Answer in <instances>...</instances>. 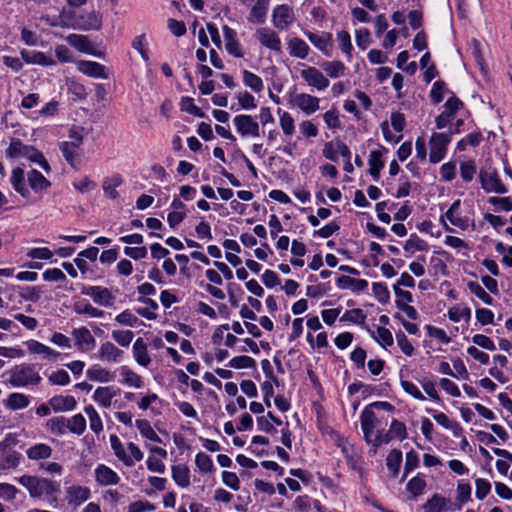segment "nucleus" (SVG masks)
<instances>
[{
  "mask_svg": "<svg viewBox=\"0 0 512 512\" xmlns=\"http://www.w3.org/2000/svg\"><path fill=\"white\" fill-rule=\"evenodd\" d=\"M136 427L138 428L141 435L153 442L162 443V439L153 430L150 422L146 419L136 420Z\"/></svg>",
  "mask_w": 512,
  "mask_h": 512,
  "instance_id": "nucleus-42",
  "label": "nucleus"
},
{
  "mask_svg": "<svg viewBox=\"0 0 512 512\" xmlns=\"http://www.w3.org/2000/svg\"><path fill=\"white\" fill-rule=\"evenodd\" d=\"M322 69L327 73L331 78H338L344 75L346 67L345 65L338 60L324 62L321 65Z\"/></svg>",
  "mask_w": 512,
  "mask_h": 512,
  "instance_id": "nucleus-46",
  "label": "nucleus"
},
{
  "mask_svg": "<svg viewBox=\"0 0 512 512\" xmlns=\"http://www.w3.org/2000/svg\"><path fill=\"white\" fill-rule=\"evenodd\" d=\"M289 54L293 57L305 59L309 53V46L304 40L298 37L290 39L288 43Z\"/></svg>",
  "mask_w": 512,
  "mask_h": 512,
  "instance_id": "nucleus-34",
  "label": "nucleus"
},
{
  "mask_svg": "<svg viewBox=\"0 0 512 512\" xmlns=\"http://www.w3.org/2000/svg\"><path fill=\"white\" fill-rule=\"evenodd\" d=\"M269 0H257L251 8L248 20L251 23L262 24L266 20Z\"/></svg>",
  "mask_w": 512,
  "mask_h": 512,
  "instance_id": "nucleus-27",
  "label": "nucleus"
},
{
  "mask_svg": "<svg viewBox=\"0 0 512 512\" xmlns=\"http://www.w3.org/2000/svg\"><path fill=\"white\" fill-rule=\"evenodd\" d=\"M272 18L273 25L281 30L287 29L295 19L293 9L287 4L277 5L273 9Z\"/></svg>",
  "mask_w": 512,
  "mask_h": 512,
  "instance_id": "nucleus-9",
  "label": "nucleus"
},
{
  "mask_svg": "<svg viewBox=\"0 0 512 512\" xmlns=\"http://www.w3.org/2000/svg\"><path fill=\"white\" fill-rule=\"evenodd\" d=\"M17 481L27 489L31 498H45L50 503L57 502V497L55 495L60 489L59 482L27 474L17 478Z\"/></svg>",
  "mask_w": 512,
  "mask_h": 512,
  "instance_id": "nucleus-1",
  "label": "nucleus"
},
{
  "mask_svg": "<svg viewBox=\"0 0 512 512\" xmlns=\"http://www.w3.org/2000/svg\"><path fill=\"white\" fill-rule=\"evenodd\" d=\"M389 432L390 435H392L393 439L398 438L401 441L406 439L408 435L405 424L397 419L392 420Z\"/></svg>",
  "mask_w": 512,
  "mask_h": 512,
  "instance_id": "nucleus-61",
  "label": "nucleus"
},
{
  "mask_svg": "<svg viewBox=\"0 0 512 512\" xmlns=\"http://www.w3.org/2000/svg\"><path fill=\"white\" fill-rule=\"evenodd\" d=\"M20 54L21 58L27 64H38L41 66H53L56 64V61L52 57L40 51L22 50Z\"/></svg>",
  "mask_w": 512,
  "mask_h": 512,
  "instance_id": "nucleus-19",
  "label": "nucleus"
},
{
  "mask_svg": "<svg viewBox=\"0 0 512 512\" xmlns=\"http://www.w3.org/2000/svg\"><path fill=\"white\" fill-rule=\"evenodd\" d=\"M426 487V482L420 477H413L407 483V491L411 494V498L415 499L420 496Z\"/></svg>",
  "mask_w": 512,
  "mask_h": 512,
  "instance_id": "nucleus-49",
  "label": "nucleus"
},
{
  "mask_svg": "<svg viewBox=\"0 0 512 512\" xmlns=\"http://www.w3.org/2000/svg\"><path fill=\"white\" fill-rule=\"evenodd\" d=\"M475 486H476L475 495H476V498L479 500H483L490 493L491 484L486 479L477 478L475 480Z\"/></svg>",
  "mask_w": 512,
  "mask_h": 512,
  "instance_id": "nucleus-63",
  "label": "nucleus"
},
{
  "mask_svg": "<svg viewBox=\"0 0 512 512\" xmlns=\"http://www.w3.org/2000/svg\"><path fill=\"white\" fill-rule=\"evenodd\" d=\"M121 375L123 376V383L125 385L140 388L143 384L141 377L127 366L121 367Z\"/></svg>",
  "mask_w": 512,
  "mask_h": 512,
  "instance_id": "nucleus-48",
  "label": "nucleus"
},
{
  "mask_svg": "<svg viewBox=\"0 0 512 512\" xmlns=\"http://www.w3.org/2000/svg\"><path fill=\"white\" fill-rule=\"evenodd\" d=\"M133 356L136 362L143 367H147L150 364L151 359L148 354L147 345L142 338H138L134 342Z\"/></svg>",
  "mask_w": 512,
  "mask_h": 512,
  "instance_id": "nucleus-31",
  "label": "nucleus"
},
{
  "mask_svg": "<svg viewBox=\"0 0 512 512\" xmlns=\"http://www.w3.org/2000/svg\"><path fill=\"white\" fill-rule=\"evenodd\" d=\"M427 412L433 413L434 420L443 428L451 430L455 437H460L462 435L463 429L459 425V423L454 420L449 419L445 413H443V412L436 413L432 409H427Z\"/></svg>",
  "mask_w": 512,
  "mask_h": 512,
  "instance_id": "nucleus-21",
  "label": "nucleus"
},
{
  "mask_svg": "<svg viewBox=\"0 0 512 512\" xmlns=\"http://www.w3.org/2000/svg\"><path fill=\"white\" fill-rule=\"evenodd\" d=\"M134 333L131 330H114L112 332V338L120 346L127 347L133 340Z\"/></svg>",
  "mask_w": 512,
  "mask_h": 512,
  "instance_id": "nucleus-60",
  "label": "nucleus"
},
{
  "mask_svg": "<svg viewBox=\"0 0 512 512\" xmlns=\"http://www.w3.org/2000/svg\"><path fill=\"white\" fill-rule=\"evenodd\" d=\"M469 291L482 300L487 305L493 304V298L485 291V289L477 282H468Z\"/></svg>",
  "mask_w": 512,
  "mask_h": 512,
  "instance_id": "nucleus-52",
  "label": "nucleus"
},
{
  "mask_svg": "<svg viewBox=\"0 0 512 512\" xmlns=\"http://www.w3.org/2000/svg\"><path fill=\"white\" fill-rule=\"evenodd\" d=\"M90 497V489L85 486L73 485L66 490V500L69 505L75 507L87 501Z\"/></svg>",
  "mask_w": 512,
  "mask_h": 512,
  "instance_id": "nucleus-13",
  "label": "nucleus"
},
{
  "mask_svg": "<svg viewBox=\"0 0 512 512\" xmlns=\"http://www.w3.org/2000/svg\"><path fill=\"white\" fill-rule=\"evenodd\" d=\"M86 429V419L82 414H75L67 419V430L70 432L81 435Z\"/></svg>",
  "mask_w": 512,
  "mask_h": 512,
  "instance_id": "nucleus-45",
  "label": "nucleus"
},
{
  "mask_svg": "<svg viewBox=\"0 0 512 512\" xmlns=\"http://www.w3.org/2000/svg\"><path fill=\"white\" fill-rule=\"evenodd\" d=\"M280 126L286 136H291L295 131L294 119L288 112L280 116Z\"/></svg>",
  "mask_w": 512,
  "mask_h": 512,
  "instance_id": "nucleus-62",
  "label": "nucleus"
},
{
  "mask_svg": "<svg viewBox=\"0 0 512 512\" xmlns=\"http://www.w3.org/2000/svg\"><path fill=\"white\" fill-rule=\"evenodd\" d=\"M53 449L45 443H37L26 450V455L30 460L40 461L51 457Z\"/></svg>",
  "mask_w": 512,
  "mask_h": 512,
  "instance_id": "nucleus-25",
  "label": "nucleus"
},
{
  "mask_svg": "<svg viewBox=\"0 0 512 512\" xmlns=\"http://www.w3.org/2000/svg\"><path fill=\"white\" fill-rule=\"evenodd\" d=\"M86 375L91 381L110 382L114 379L113 373L100 367L99 365H94L89 368L86 371Z\"/></svg>",
  "mask_w": 512,
  "mask_h": 512,
  "instance_id": "nucleus-39",
  "label": "nucleus"
},
{
  "mask_svg": "<svg viewBox=\"0 0 512 512\" xmlns=\"http://www.w3.org/2000/svg\"><path fill=\"white\" fill-rule=\"evenodd\" d=\"M101 25L102 16L96 11L85 12L77 17V26L81 30H99Z\"/></svg>",
  "mask_w": 512,
  "mask_h": 512,
  "instance_id": "nucleus-12",
  "label": "nucleus"
},
{
  "mask_svg": "<svg viewBox=\"0 0 512 512\" xmlns=\"http://www.w3.org/2000/svg\"><path fill=\"white\" fill-rule=\"evenodd\" d=\"M479 181L482 189L487 193L495 192L504 194L507 192V188L502 184L496 168H481L479 172Z\"/></svg>",
  "mask_w": 512,
  "mask_h": 512,
  "instance_id": "nucleus-3",
  "label": "nucleus"
},
{
  "mask_svg": "<svg viewBox=\"0 0 512 512\" xmlns=\"http://www.w3.org/2000/svg\"><path fill=\"white\" fill-rule=\"evenodd\" d=\"M365 320L366 314L360 308L347 310L340 318V321H349L355 324H364Z\"/></svg>",
  "mask_w": 512,
  "mask_h": 512,
  "instance_id": "nucleus-53",
  "label": "nucleus"
},
{
  "mask_svg": "<svg viewBox=\"0 0 512 512\" xmlns=\"http://www.w3.org/2000/svg\"><path fill=\"white\" fill-rule=\"evenodd\" d=\"M6 155L10 158H26L31 162L42 158V153L33 146L23 144L19 139H13L6 150Z\"/></svg>",
  "mask_w": 512,
  "mask_h": 512,
  "instance_id": "nucleus-5",
  "label": "nucleus"
},
{
  "mask_svg": "<svg viewBox=\"0 0 512 512\" xmlns=\"http://www.w3.org/2000/svg\"><path fill=\"white\" fill-rule=\"evenodd\" d=\"M372 292L374 297L382 304H386L390 300V292L384 283L375 282L372 284Z\"/></svg>",
  "mask_w": 512,
  "mask_h": 512,
  "instance_id": "nucleus-56",
  "label": "nucleus"
},
{
  "mask_svg": "<svg viewBox=\"0 0 512 512\" xmlns=\"http://www.w3.org/2000/svg\"><path fill=\"white\" fill-rule=\"evenodd\" d=\"M42 378L35 366L32 364L16 365L10 370L9 383L13 387H26L29 385H38Z\"/></svg>",
  "mask_w": 512,
  "mask_h": 512,
  "instance_id": "nucleus-2",
  "label": "nucleus"
},
{
  "mask_svg": "<svg viewBox=\"0 0 512 512\" xmlns=\"http://www.w3.org/2000/svg\"><path fill=\"white\" fill-rule=\"evenodd\" d=\"M337 41H338L339 48L341 49V51L347 55L348 59H350L352 57L351 51L353 48L352 43H351L350 34L345 30L338 32L337 33Z\"/></svg>",
  "mask_w": 512,
  "mask_h": 512,
  "instance_id": "nucleus-55",
  "label": "nucleus"
},
{
  "mask_svg": "<svg viewBox=\"0 0 512 512\" xmlns=\"http://www.w3.org/2000/svg\"><path fill=\"white\" fill-rule=\"evenodd\" d=\"M446 83L443 80L436 81L430 91L429 97L433 104H439L443 101Z\"/></svg>",
  "mask_w": 512,
  "mask_h": 512,
  "instance_id": "nucleus-54",
  "label": "nucleus"
},
{
  "mask_svg": "<svg viewBox=\"0 0 512 512\" xmlns=\"http://www.w3.org/2000/svg\"><path fill=\"white\" fill-rule=\"evenodd\" d=\"M47 427L52 433L63 435L67 431V419L63 416L53 417L48 420Z\"/></svg>",
  "mask_w": 512,
  "mask_h": 512,
  "instance_id": "nucleus-51",
  "label": "nucleus"
},
{
  "mask_svg": "<svg viewBox=\"0 0 512 512\" xmlns=\"http://www.w3.org/2000/svg\"><path fill=\"white\" fill-rule=\"evenodd\" d=\"M449 502L447 498L435 493L423 504L422 509L424 512H445L449 510Z\"/></svg>",
  "mask_w": 512,
  "mask_h": 512,
  "instance_id": "nucleus-24",
  "label": "nucleus"
},
{
  "mask_svg": "<svg viewBox=\"0 0 512 512\" xmlns=\"http://www.w3.org/2000/svg\"><path fill=\"white\" fill-rule=\"evenodd\" d=\"M59 148L63 154V157L70 164V166L74 169H77L79 163V156L77 153L78 148L68 144L67 142H61Z\"/></svg>",
  "mask_w": 512,
  "mask_h": 512,
  "instance_id": "nucleus-41",
  "label": "nucleus"
},
{
  "mask_svg": "<svg viewBox=\"0 0 512 512\" xmlns=\"http://www.w3.org/2000/svg\"><path fill=\"white\" fill-rule=\"evenodd\" d=\"M10 183L14 190L23 198H28L30 196V189L26 184L25 172L23 168L16 167L12 170Z\"/></svg>",
  "mask_w": 512,
  "mask_h": 512,
  "instance_id": "nucleus-16",
  "label": "nucleus"
},
{
  "mask_svg": "<svg viewBox=\"0 0 512 512\" xmlns=\"http://www.w3.org/2000/svg\"><path fill=\"white\" fill-rule=\"evenodd\" d=\"M195 464L197 468L203 473H209L214 470V465L211 457L203 452H199L195 457Z\"/></svg>",
  "mask_w": 512,
  "mask_h": 512,
  "instance_id": "nucleus-57",
  "label": "nucleus"
},
{
  "mask_svg": "<svg viewBox=\"0 0 512 512\" xmlns=\"http://www.w3.org/2000/svg\"><path fill=\"white\" fill-rule=\"evenodd\" d=\"M48 379L52 385L65 386L70 382L69 374L63 369L51 373Z\"/></svg>",
  "mask_w": 512,
  "mask_h": 512,
  "instance_id": "nucleus-64",
  "label": "nucleus"
},
{
  "mask_svg": "<svg viewBox=\"0 0 512 512\" xmlns=\"http://www.w3.org/2000/svg\"><path fill=\"white\" fill-rule=\"evenodd\" d=\"M26 176L28 186L35 193H42L51 186V182L36 169H31L28 171Z\"/></svg>",
  "mask_w": 512,
  "mask_h": 512,
  "instance_id": "nucleus-14",
  "label": "nucleus"
},
{
  "mask_svg": "<svg viewBox=\"0 0 512 512\" xmlns=\"http://www.w3.org/2000/svg\"><path fill=\"white\" fill-rule=\"evenodd\" d=\"M471 500V486L468 483H459L456 489L457 504L450 506V511H459L463 504Z\"/></svg>",
  "mask_w": 512,
  "mask_h": 512,
  "instance_id": "nucleus-33",
  "label": "nucleus"
},
{
  "mask_svg": "<svg viewBox=\"0 0 512 512\" xmlns=\"http://www.w3.org/2000/svg\"><path fill=\"white\" fill-rule=\"evenodd\" d=\"M96 482L101 486L116 485L120 481L118 474L104 464H100L95 469Z\"/></svg>",
  "mask_w": 512,
  "mask_h": 512,
  "instance_id": "nucleus-15",
  "label": "nucleus"
},
{
  "mask_svg": "<svg viewBox=\"0 0 512 512\" xmlns=\"http://www.w3.org/2000/svg\"><path fill=\"white\" fill-rule=\"evenodd\" d=\"M233 123L242 137H258L260 135V126L251 115H236L233 118Z\"/></svg>",
  "mask_w": 512,
  "mask_h": 512,
  "instance_id": "nucleus-6",
  "label": "nucleus"
},
{
  "mask_svg": "<svg viewBox=\"0 0 512 512\" xmlns=\"http://www.w3.org/2000/svg\"><path fill=\"white\" fill-rule=\"evenodd\" d=\"M77 67L80 72L89 77L100 79H106L108 77L105 72V67L98 62L81 60L77 63Z\"/></svg>",
  "mask_w": 512,
  "mask_h": 512,
  "instance_id": "nucleus-17",
  "label": "nucleus"
},
{
  "mask_svg": "<svg viewBox=\"0 0 512 512\" xmlns=\"http://www.w3.org/2000/svg\"><path fill=\"white\" fill-rule=\"evenodd\" d=\"M27 348L31 353L42 354L45 358L55 359L59 356V353L50 347L36 341L30 340L27 342Z\"/></svg>",
  "mask_w": 512,
  "mask_h": 512,
  "instance_id": "nucleus-40",
  "label": "nucleus"
},
{
  "mask_svg": "<svg viewBox=\"0 0 512 512\" xmlns=\"http://www.w3.org/2000/svg\"><path fill=\"white\" fill-rule=\"evenodd\" d=\"M110 444L113 449L116 457L121 460L126 466L131 467L134 465V461L132 457L128 456L125 452V449L120 441V439L116 435H110Z\"/></svg>",
  "mask_w": 512,
  "mask_h": 512,
  "instance_id": "nucleus-37",
  "label": "nucleus"
},
{
  "mask_svg": "<svg viewBox=\"0 0 512 512\" xmlns=\"http://www.w3.org/2000/svg\"><path fill=\"white\" fill-rule=\"evenodd\" d=\"M22 460V454L17 451H10L0 456V470L6 471L16 469Z\"/></svg>",
  "mask_w": 512,
  "mask_h": 512,
  "instance_id": "nucleus-38",
  "label": "nucleus"
},
{
  "mask_svg": "<svg viewBox=\"0 0 512 512\" xmlns=\"http://www.w3.org/2000/svg\"><path fill=\"white\" fill-rule=\"evenodd\" d=\"M449 133H433L430 138V154L429 161L433 164L440 162L446 155L447 146L451 142V135Z\"/></svg>",
  "mask_w": 512,
  "mask_h": 512,
  "instance_id": "nucleus-4",
  "label": "nucleus"
},
{
  "mask_svg": "<svg viewBox=\"0 0 512 512\" xmlns=\"http://www.w3.org/2000/svg\"><path fill=\"white\" fill-rule=\"evenodd\" d=\"M122 184L123 178L120 174L105 178L102 185L105 196L110 199H116L119 196L117 187Z\"/></svg>",
  "mask_w": 512,
  "mask_h": 512,
  "instance_id": "nucleus-32",
  "label": "nucleus"
},
{
  "mask_svg": "<svg viewBox=\"0 0 512 512\" xmlns=\"http://www.w3.org/2000/svg\"><path fill=\"white\" fill-rule=\"evenodd\" d=\"M49 405L55 412H64L73 410L77 402L73 396H54L49 400Z\"/></svg>",
  "mask_w": 512,
  "mask_h": 512,
  "instance_id": "nucleus-22",
  "label": "nucleus"
},
{
  "mask_svg": "<svg viewBox=\"0 0 512 512\" xmlns=\"http://www.w3.org/2000/svg\"><path fill=\"white\" fill-rule=\"evenodd\" d=\"M309 41L318 48L324 55L330 56L333 48L332 35L330 33H323L318 35L312 32L306 33Z\"/></svg>",
  "mask_w": 512,
  "mask_h": 512,
  "instance_id": "nucleus-18",
  "label": "nucleus"
},
{
  "mask_svg": "<svg viewBox=\"0 0 512 512\" xmlns=\"http://www.w3.org/2000/svg\"><path fill=\"white\" fill-rule=\"evenodd\" d=\"M119 389H114L110 386L98 387L93 395V399L101 406L108 408L111 406L113 397L117 395Z\"/></svg>",
  "mask_w": 512,
  "mask_h": 512,
  "instance_id": "nucleus-26",
  "label": "nucleus"
},
{
  "mask_svg": "<svg viewBox=\"0 0 512 512\" xmlns=\"http://www.w3.org/2000/svg\"><path fill=\"white\" fill-rule=\"evenodd\" d=\"M382 151L380 150H372L369 154L368 164L369 174L373 178L374 181H378L380 178V172L384 167V161L382 160Z\"/></svg>",
  "mask_w": 512,
  "mask_h": 512,
  "instance_id": "nucleus-30",
  "label": "nucleus"
},
{
  "mask_svg": "<svg viewBox=\"0 0 512 512\" xmlns=\"http://www.w3.org/2000/svg\"><path fill=\"white\" fill-rule=\"evenodd\" d=\"M428 248V243L419 238L417 234H411L404 245V250L411 254L415 253L416 251H427Z\"/></svg>",
  "mask_w": 512,
  "mask_h": 512,
  "instance_id": "nucleus-44",
  "label": "nucleus"
},
{
  "mask_svg": "<svg viewBox=\"0 0 512 512\" xmlns=\"http://www.w3.org/2000/svg\"><path fill=\"white\" fill-rule=\"evenodd\" d=\"M301 77L312 87L324 90L329 86V80L315 67H308L301 71Z\"/></svg>",
  "mask_w": 512,
  "mask_h": 512,
  "instance_id": "nucleus-11",
  "label": "nucleus"
},
{
  "mask_svg": "<svg viewBox=\"0 0 512 512\" xmlns=\"http://www.w3.org/2000/svg\"><path fill=\"white\" fill-rule=\"evenodd\" d=\"M122 355L123 351L111 342L103 343L98 351V358L102 361L118 362Z\"/></svg>",
  "mask_w": 512,
  "mask_h": 512,
  "instance_id": "nucleus-23",
  "label": "nucleus"
},
{
  "mask_svg": "<svg viewBox=\"0 0 512 512\" xmlns=\"http://www.w3.org/2000/svg\"><path fill=\"white\" fill-rule=\"evenodd\" d=\"M66 41L69 45L77 49L82 53L91 54L93 49V44L85 35L80 34H70L66 37Z\"/></svg>",
  "mask_w": 512,
  "mask_h": 512,
  "instance_id": "nucleus-29",
  "label": "nucleus"
},
{
  "mask_svg": "<svg viewBox=\"0 0 512 512\" xmlns=\"http://www.w3.org/2000/svg\"><path fill=\"white\" fill-rule=\"evenodd\" d=\"M172 478L175 483L180 487H187L190 485V471L184 464L172 466Z\"/></svg>",
  "mask_w": 512,
  "mask_h": 512,
  "instance_id": "nucleus-36",
  "label": "nucleus"
},
{
  "mask_svg": "<svg viewBox=\"0 0 512 512\" xmlns=\"http://www.w3.org/2000/svg\"><path fill=\"white\" fill-rule=\"evenodd\" d=\"M228 366L234 369L255 368L256 361L250 356L241 355L233 357Z\"/></svg>",
  "mask_w": 512,
  "mask_h": 512,
  "instance_id": "nucleus-50",
  "label": "nucleus"
},
{
  "mask_svg": "<svg viewBox=\"0 0 512 512\" xmlns=\"http://www.w3.org/2000/svg\"><path fill=\"white\" fill-rule=\"evenodd\" d=\"M418 464V454L414 450L407 452L404 464V474L401 478V481H403L406 478V476L418 466Z\"/></svg>",
  "mask_w": 512,
  "mask_h": 512,
  "instance_id": "nucleus-59",
  "label": "nucleus"
},
{
  "mask_svg": "<svg viewBox=\"0 0 512 512\" xmlns=\"http://www.w3.org/2000/svg\"><path fill=\"white\" fill-rule=\"evenodd\" d=\"M402 463V452L398 449L390 451L386 458V465L393 477L397 476Z\"/></svg>",
  "mask_w": 512,
  "mask_h": 512,
  "instance_id": "nucleus-43",
  "label": "nucleus"
},
{
  "mask_svg": "<svg viewBox=\"0 0 512 512\" xmlns=\"http://www.w3.org/2000/svg\"><path fill=\"white\" fill-rule=\"evenodd\" d=\"M243 82L256 93L261 92L264 88L262 79L248 70L243 71Z\"/></svg>",
  "mask_w": 512,
  "mask_h": 512,
  "instance_id": "nucleus-47",
  "label": "nucleus"
},
{
  "mask_svg": "<svg viewBox=\"0 0 512 512\" xmlns=\"http://www.w3.org/2000/svg\"><path fill=\"white\" fill-rule=\"evenodd\" d=\"M337 286L340 289H351L353 292H360L368 287V281L343 275L337 279Z\"/></svg>",
  "mask_w": 512,
  "mask_h": 512,
  "instance_id": "nucleus-28",
  "label": "nucleus"
},
{
  "mask_svg": "<svg viewBox=\"0 0 512 512\" xmlns=\"http://www.w3.org/2000/svg\"><path fill=\"white\" fill-rule=\"evenodd\" d=\"M30 403L29 397L23 393H11L7 399L4 400V405L10 410H19L26 408Z\"/></svg>",
  "mask_w": 512,
  "mask_h": 512,
  "instance_id": "nucleus-35",
  "label": "nucleus"
},
{
  "mask_svg": "<svg viewBox=\"0 0 512 512\" xmlns=\"http://www.w3.org/2000/svg\"><path fill=\"white\" fill-rule=\"evenodd\" d=\"M291 103L305 114L310 115L319 109L320 100L310 94L299 93L292 98Z\"/></svg>",
  "mask_w": 512,
  "mask_h": 512,
  "instance_id": "nucleus-10",
  "label": "nucleus"
},
{
  "mask_svg": "<svg viewBox=\"0 0 512 512\" xmlns=\"http://www.w3.org/2000/svg\"><path fill=\"white\" fill-rule=\"evenodd\" d=\"M256 39L260 44L277 53L282 52L281 40L278 34L270 28H259L255 32Z\"/></svg>",
  "mask_w": 512,
  "mask_h": 512,
  "instance_id": "nucleus-8",
  "label": "nucleus"
},
{
  "mask_svg": "<svg viewBox=\"0 0 512 512\" xmlns=\"http://www.w3.org/2000/svg\"><path fill=\"white\" fill-rule=\"evenodd\" d=\"M81 294L89 296L100 306H112L115 300L111 291L102 286H82Z\"/></svg>",
  "mask_w": 512,
  "mask_h": 512,
  "instance_id": "nucleus-7",
  "label": "nucleus"
},
{
  "mask_svg": "<svg viewBox=\"0 0 512 512\" xmlns=\"http://www.w3.org/2000/svg\"><path fill=\"white\" fill-rule=\"evenodd\" d=\"M72 335L81 351H89L95 346V339L86 327L74 329Z\"/></svg>",
  "mask_w": 512,
  "mask_h": 512,
  "instance_id": "nucleus-20",
  "label": "nucleus"
},
{
  "mask_svg": "<svg viewBox=\"0 0 512 512\" xmlns=\"http://www.w3.org/2000/svg\"><path fill=\"white\" fill-rule=\"evenodd\" d=\"M477 172L474 160H468L460 164V175L465 182H471Z\"/></svg>",
  "mask_w": 512,
  "mask_h": 512,
  "instance_id": "nucleus-58",
  "label": "nucleus"
}]
</instances>
